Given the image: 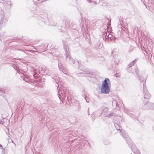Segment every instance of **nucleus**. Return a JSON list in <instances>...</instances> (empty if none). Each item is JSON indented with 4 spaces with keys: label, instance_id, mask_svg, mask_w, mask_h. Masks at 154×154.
<instances>
[{
    "label": "nucleus",
    "instance_id": "obj_1",
    "mask_svg": "<svg viewBox=\"0 0 154 154\" xmlns=\"http://www.w3.org/2000/svg\"><path fill=\"white\" fill-rule=\"evenodd\" d=\"M23 75L24 76L23 79L26 82L29 83H32V85L34 86H36L37 87L38 86V75L34 74L32 75V76H30L29 75H24L23 74Z\"/></svg>",
    "mask_w": 154,
    "mask_h": 154
},
{
    "label": "nucleus",
    "instance_id": "obj_2",
    "mask_svg": "<svg viewBox=\"0 0 154 154\" xmlns=\"http://www.w3.org/2000/svg\"><path fill=\"white\" fill-rule=\"evenodd\" d=\"M110 80L108 78H106L103 81L101 90L102 93L108 94L109 93L110 88L109 87V83H110Z\"/></svg>",
    "mask_w": 154,
    "mask_h": 154
},
{
    "label": "nucleus",
    "instance_id": "obj_3",
    "mask_svg": "<svg viewBox=\"0 0 154 154\" xmlns=\"http://www.w3.org/2000/svg\"><path fill=\"white\" fill-rule=\"evenodd\" d=\"M50 72V71L46 68H41L40 69H39V74L41 73V74L39 75V87L40 86V83L44 82V78L42 79V77H41L42 76L41 75H50V74H49V73Z\"/></svg>",
    "mask_w": 154,
    "mask_h": 154
},
{
    "label": "nucleus",
    "instance_id": "obj_4",
    "mask_svg": "<svg viewBox=\"0 0 154 154\" xmlns=\"http://www.w3.org/2000/svg\"><path fill=\"white\" fill-rule=\"evenodd\" d=\"M12 5L10 1H5L4 0H0V11H3L4 7L8 9L11 8Z\"/></svg>",
    "mask_w": 154,
    "mask_h": 154
},
{
    "label": "nucleus",
    "instance_id": "obj_5",
    "mask_svg": "<svg viewBox=\"0 0 154 154\" xmlns=\"http://www.w3.org/2000/svg\"><path fill=\"white\" fill-rule=\"evenodd\" d=\"M0 17L1 18L0 21V27H1L5 26L8 18L5 17L3 11H0Z\"/></svg>",
    "mask_w": 154,
    "mask_h": 154
},
{
    "label": "nucleus",
    "instance_id": "obj_6",
    "mask_svg": "<svg viewBox=\"0 0 154 154\" xmlns=\"http://www.w3.org/2000/svg\"><path fill=\"white\" fill-rule=\"evenodd\" d=\"M66 58V61L68 62V63L71 64H75L74 65V67H76L78 66L79 63L78 61H75V60L70 57V54H69L68 53H67V54L65 56Z\"/></svg>",
    "mask_w": 154,
    "mask_h": 154
},
{
    "label": "nucleus",
    "instance_id": "obj_7",
    "mask_svg": "<svg viewBox=\"0 0 154 154\" xmlns=\"http://www.w3.org/2000/svg\"><path fill=\"white\" fill-rule=\"evenodd\" d=\"M33 5L32 7V11L34 13L38 14V0H33Z\"/></svg>",
    "mask_w": 154,
    "mask_h": 154
},
{
    "label": "nucleus",
    "instance_id": "obj_8",
    "mask_svg": "<svg viewBox=\"0 0 154 154\" xmlns=\"http://www.w3.org/2000/svg\"><path fill=\"white\" fill-rule=\"evenodd\" d=\"M100 109L102 111L101 113H100L99 114H101V115L102 114H104L106 116H109V117H110L111 116H114V114L113 113H110L109 115H107V113L108 111V109L107 107H105L104 106H102L101 107Z\"/></svg>",
    "mask_w": 154,
    "mask_h": 154
},
{
    "label": "nucleus",
    "instance_id": "obj_9",
    "mask_svg": "<svg viewBox=\"0 0 154 154\" xmlns=\"http://www.w3.org/2000/svg\"><path fill=\"white\" fill-rule=\"evenodd\" d=\"M59 89H59L58 88H57V90L58 91V93L59 95L58 97L60 100H61L60 97L61 95H60V94H61L62 96H63V97H66L69 94V91L67 89H63V91H62L61 90V91H59Z\"/></svg>",
    "mask_w": 154,
    "mask_h": 154
},
{
    "label": "nucleus",
    "instance_id": "obj_10",
    "mask_svg": "<svg viewBox=\"0 0 154 154\" xmlns=\"http://www.w3.org/2000/svg\"><path fill=\"white\" fill-rule=\"evenodd\" d=\"M143 93L144 94V98L145 99L146 102L147 103L148 101V100L150 97L151 95L149 94V92L146 89L145 87H143Z\"/></svg>",
    "mask_w": 154,
    "mask_h": 154
},
{
    "label": "nucleus",
    "instance_id": "obj_11",
    "mask_svg": "<svg viewBox=\"0 0 154 154\" xmlns=\"http://www.w3.org/2000/svg\"><path fill=\"white\" fill-rule=\"evenodd\" d=\"M63 48L65 51V56L67 54V53L69 54H70V51H69V48L68 47V45L67 42L63 41Z\"/></svg>",
    "mask_w": 154,
    "mask_h": 154
},
{
    "label": "nucleus",
    "instance_id": "obj_12",
    "mask_svg": "<svg viewBox=\"0 0 154 154\" xmlns=\"http://www.w3.org/2000/svg\"><path fill=\"white\" fill-rule=\"evenodd\" d=\"M78 76H90L91 77V74L88 71H84L77 74Z\"/></svg>",
    "mask_w": 154,
    "mask_h": 154
},
{
    "label": "nucleus",
    "instance_id": "obj_13",
    "mask_svg": "<svg viewBox=\"0 0 154 154\" xmlns=\"http://www.w3.org/2000/svg\"><path fill=\"white\" fill-rule=\"evenodd\" d=\"M40 119L43 120V121H46L48 117L46 116V115L43 112H42L41 114L39 116Z\"/></svg>",
    "mask_w": 154,
    "mask_h": 154
},
{
    "label": "nucleus",
    "instance_id": "obj_14",
    "mask_svg": "<svg viewBox=\"0 0 154 154\" xmlns=\"http://www.w3.org/2000/svg\"><path fill=\"white\" fill-rule=\"evenodd\" d=\"M98 111L96 112H93L91 115V117L93 120H94L95 117H98L100 116L101 115V114H98Z\"/></svg>",
    "mask_w": 154,
    "mask_h": 154
},
{
    "label": "nucleus",
    "instance_id": "obj_15",
    "mask_svg": "<svg viewBox=\"0 0 154 154\" xmlns=\"http://www.w3.org/2000/svg\"><path fill=\"white\" fill-rule=\"evenodd\" d=\"M53 79L55 81V82L57 83V85L56 86L57 87V88H58L59 87V85L58 84V83H59L60 80V79L57 76H55L54 77Z\"/></svg>",
    "mask_w": 154,
    "mask_h": 154
},
{
    "label": "nucleus",
    "instance_id": "obj_16",
    "mask_svg": "<svg viewBox=\"0 0 154 154\" xmlns=\"http://www.w3.org/2000/svg\"><path fill=\"white\" fill-rule=\"evenodd\" d=\"M120 133L122 136L124 138H126L127 139L129 137L128 135L124 131H120Z\"/></svg>",
    "mask_w": 154,
    "mask_h": 154
},
{
    "label": "nucleus",
    "instance_id": "obj_17",
    "mask_svg": "<svg viewBox=\"0 0 154 154\" xmlns=\"http://www.w3.org/2000/svg\"><path fill=\"white\" fill-rule=\"evenodd\" d=\"M126 141L129 146H132L133 145V144L131 140L129 137L126 139Z\"/></svg>",
    "mask_w": 154,
    "mask_h": 154
},
{
    "label": "nucleus",
    "instance_id": "obj_18",
    "mask_svg": "<svg viewBox=\"0 0 154 154\" xmlns=\"http://www.w3.org/2000/svg\"><path fill=\"white\" fill-rule=\"evenodd\" d=\"M45 48L46 46L44 44L42 45V46H39V52L44 51H45Z\"/></svg>",
    "mask_w": 154,
    "mask_h": 154
},
{
    "label": "nucleus",
    "instance_id": "obj_19",
    "mask_svg": "<svg viewBox=\"0 0 154 154\" xmlns=\"http://www.w3.org/2000/svg\"><path fill=\"white\" fill-rule=\"evenodd\" d=\"M112 104L113 107L114 108H116L118 105L117 102L115 100H113Z\"/></svg>",
    "mask_w": 154,
    "mask_h": 154
},
{
    "label": "nucleus",
    "instance_id": "obj_20",
    "mask_svg": "<svg viewBox=\"0 0 154 154\" xmlns=\"http://www.w3.org/2000/svg\"><path fill=\"white\" fill-rule=\"evenodd\" d=\"M139 79L140 81V82H143V87H145L144 86V84H145L144 83L146 81H145L144 78L143 76H140V77H139Z\"/></svg>",
    "mask_w": 154,
    "mask_h": 154
},
{
    "label": "nucleus",
    "instance_id": "obj_21",
    "mask_svg": "<svg viewBox=\"0 0 154 154\" xmlns=\"http://www.w3.org/2000/svg\"><path fill=\"white\" fill-rule=\"evenodd\" d=\"M58 66L60 70H62V69L64 70V69L62 66V63L60 61H58Z\"/></svg>",
    "mask_w": 154,
    "mask_h": 154
},
{
    "label": "nucleus",
    "instance_id": "obj_22",
    "mask_svg": "<svg viewBox=\"0 0 154 154\" xmlns=\"http://www.w3.org/2000/svg\"><path fill=\"white\" fill-rule=\"evenodd\" d=\"M134 63L132 62H131L128 65V67L127 68V70L128 71H129L130 69H131V67L134 65Z\"/></svg>",
    "mask_w": 154,
    "mask_h": 154
},
{
    "label": "nucleus",
    "instance_id": "obj_23",
    "mask_svg": "<svg viewBox=\"0 0 154 154\" xmlns=\"http://www.w3.org/2000/svg\"><path fill=\"white\" fill-rule=\"evenodd\" d=\"M114 125L116 128L117 130H120V128H121L120 126V125L117 123L115 124Z\"/></svg>",
    "mask_w": 154,
    "mask_h": 154
},
{
    "label": "nucleus",
    "instance_id": "obj_24",
    "mask_svg": "<svg viewBox=\"0 0 154 154\" xmlns=\"http://www.w3.org/2000/svg\"><path fill=\"white\" fill-rule=\"evenodd\" d=\"M68 27L72 29H75L76 25L75 24H72V23L70 25H68Z\"/></svg>",
    "mask_w": 154,
    "mask_h": 154
},
{
    "label": "nucleus",
    "instance_id": "obj_25",
    "mask_svg": "<svg viewBox=\"0 0 154 154\" xmlns=\"http://www.w3.org/2000/svg\"><path fill=\"white\" fill-rule=\"evenodd\" d=\"M5 94V92L3 91L0 88V95L3 96Z\"/></svg>",
    "mask_w": 154,
    "mask_h": 154
},
{
    "label": "nucleus",
    "instance_id": "obj_26",
    "mask_svg": "<svg viewBox=\"0 0 154 154\" xmlns=\"http://www.w3.org/2000/svg\"><path fill=\"white\" fill-rule=\"evenodd\" d=\"M0 148L1 149H2V154H5V150H6V149H5L6 147L3 148L2 146V147H0Z\"/></svg>",
    "mask_w": 154,
    "mask_h": 154
},
{
    "label": "nucleus",
    "instance_id": "obj_27",
    "mask_svg": "<svg viewBox=\"0 0 154 154\" xmlns=\"http://www.w3.org/2000/svg\"><path fill=\"white\" fill-rule=\"evenodd\" d=\"M108 33L107 32L106 33H105L103 35V38L104 39V37H105L106 38H107V34Z\"/></svg>",
    "mask_w": 154,
    "mask_h": 154
},
{
    "label": "nucleus",
    "instance_id": "obj_28",
    "mask_svg": "<svg viewBox=\"0 0 154 154\" xmlns=\"http://www.w3.org/2000/svg\"><path fill=\"white\" fill-rule=\"evenodd\" d=\"M137 69H135V73L137 76H138L139 71L137 67Z\"/></svg>",
    "mask_w": 154,
    "mask_h": 154
},
{
    "label": "nucleus",
    "instance_id": "obj_29",
    "mask_svg": "<svg viewBox=\"0 0 154 154\" xmlns=\"http://www.w3.org/2000/svg\"><path fill=\"white\" fill-rule=\"evenodd\" d=\"M104 142L105 145H107L110 143V142L108 140H105L104 141Z\"/></svg>",
    "mask_w": 154,
    "mask_h": 154
},
{
    "label": "nucleus",
    "instance_id": "obj_30",
    "mask_svg": "<svg viewBox=\"0 0 154 154\" xmlns=\"http://www.w3.org/2000/svg\"><path fill=\"white\" fill-rule=\"evenodd\" d=\"M120 25H122V23H123V18H121L119 19Z\"/></svg>",
    "mask_w": 154,
    "mask_h": 154
},
{
    "label": "nucleus",
    "instance_id": "obj_31",
    "mask_svg": "<svg viewBox=\"0 0 154 154\" xmlns=\"http://www.w3.org/2000/svg\"><path fill=\"white\" fill-rule=\"evenodd\" d=\"M72 98L73 97H71L70 96V98H69V100H70V102L71 103H72V102H75V101H73V100L72 99Z\"/></svg>",
    "mask_w": 154,
    "mask_h": 154
},
{
    "label": "nucleus",
    "instance_id": "obj_32",
    "mask_svg": "<svg viewBox=\"0 0 154 154\" xmlns=\"http://www.w3.org/2000/svg\"><path fill=\"white\" fill-rule=\"evenodd\" d=\"M16 70H17V73L20 74H22V72L19 70L18 69H17V68H16Z\"/></svg>",
    "mask_w": 154,
    "mask_h": 154
},
{
    "label": "nucleus",
    "instance_id": "obj_33",
    "mask_svg": "<svg viewBox=\"0 0 154 154\" xmlns=\"http://www.w3.org/2000/svg\"><path fill=\"white\" fill-rule=\"evenodd\" d=\"M108 33L109 34L107 36V38H110L112 36L111 34H109V33L108 32Z\"/></svg>",
    "mask_w": 154,
    "mask_h": 154
},
{
    "label": "nucleus",
    "instance_id": "obj_34",
    "mask_svg": "<svg viewBox=\"0 0 154 154\" xmlns=\"http://www.w3.org/2000/svg\"><path fill=\"white\" fill-rule=\"evenodd\" d=\"M138 60V58H137L135 60H133L132 62L133 63H134V64L135 63H136Z\"/></svg>",
    "mask_w": 154,
    "mask_h": 154
},
{
    "label": "nucleus",
    "instance_id": "obj_35",
    "mask_svg": "<svg viewBox=\"0 0 154 154\" xmlns=\"http://www.w3.org/2000/svg\"><path fill=\"white\" fill-rule=\"evenodd\" d=\"M67 96V102H69V97L68 95Z\"/></svg>",
    "mask_w": 154,
    "mask_h": 154
},
{
    "label": "nucleus",
    "instance_id": "obj_36",
    "mask_svg": "<svg viewBox=\"0 0 154 154\" xmlns=\"http://www.w3.org/2000/svg\"><path fill=\"white\" fill-rule=\"evenodd\" d=\"M56 104H54V105H52L51 104V107H55L56 106Z\"/></svg>",
    "mask_w": 154,
    "mask_h": 154
},
{
    "label": "nucleus",
    "instance_id": "obj_37",
    "mask_svg": "<svg viewBox=\"0 0 154 154\" xmlns=\"http://www.w3.org/2000/svg\"><path fill=\"white\" fill-rule=\"evenodd\" d=\"M43 14H44V17H46L47 14H46V13H44Z\"/></svg>",
    "mask_w": 154,
    "mask_h": 154
},
{
    "label": "nucleus",
    "instance_id": "obj_38",
    "mask_svg": "<svg viewBox=\"0 0 154 154\" xmlns=\"http://www.w3.org/2000/svg\"><path fill=\"white\" fill-rule=\"evenodd\" d=\"M148 104V105H151V106H152L153 105V103H147Z\"/></svg>",
    "mask_w": 154,
    "mask_h": 154
},
{
    "label": "nucleus",
    "instance_id": "obj_39",
    "mask_svg": "<svg viewBox=\"0 0 154 154\" xmlns=\"http://www.w3.org/2000/svg\"><path fill=\"white\" fill-rule=\"evenodd\" d=\"M131 69H130L129 71H128L129 72L132 73L133 72V71L131 70Z\"/></svg>",
    "mask_w": 154,
    "mask_h": 154
},
{
    "label": "nucleus",
    "instance_id": "obj_40",
    "mask_svg": "<svg viewBox=\"0 0 154 154\" xmlns=\"http://www.w3.org/2000/svg\"><path fill=\"white\" fill-rule=\"evenodd\" d=\"M2 146H3L2 145L0 144V147H2Z\"/></svg>",
    "mask_w": 154,
    "mask_h": 154
},
{
    "label": "nucleus",
    "instance_id": "obj_41",
    "mask_svg": "<svg viewBox=\"0 0 154 154\" xmlns=\"http://www.w3.org/2000/svg\"><path fill=\"white\" fill-rule=\"evenodd\" d=\"M68 22H67V24H68ZM65 25H66V26H67V25H67V24H66V22H65Z\"/></svg>",
    "mask_w": 154,
    "mask_h": 154
},
{
    "label": "nucleus",
    "instance_id": "obj_42",
    "mask_svg": "<svg viewBox=\"0 0 154 154\" xmlns=\"http://www.w3.org/2000/svg\"><path fill=\"white\" fill-rule=\"evenodd\" d=\"M136 152H139V150H136Z\"/></svg>",
    "mask_w": 154,
    "mask_h": 154
},
{
    "label": "nucleus",
    "instance_id": "obj_43",
    "mask_svg": "<svg viewBox=\"0 0 154 154\" xmlns=\"http://www.w3.org/2000/svg\"><path fill=\"white\" fill-rule=\"evenodd\" d=\"M11 142H12V143H14V141H13V140H12Z\"/></svg>",
    "mask_w": 154,
    "mask_h": 154
},
{
    "label": "nucleus",
    "instance_id": "obj_44",
    "mask_svg": "<svg viewBox=\"0 0 154 154\" xmlns=\"http://www.w3.org/2000/svg\"><path fill=\"white\" fill-rule=\"evenodd\" d=\"M152 108L151 107H149V109H152Z\"/></svg>",
    "mask_w": 154,
    "mask_h": 154
},
{
    "label": "nucleus",
    "instance_id": "obj_45",
    "mask_svg": "<svg viewBox=\"0 0 154 154\" xmlns=\"http://www.w3.org/2000/svg\"><path fill=\"white\" fill-rule=\"evenodd\" d=\"M63 71V73H65V71H64V72H63V71Z\"/></svg>",
    "mask_w": 154,
    "mask_h": 154
},
{
    "label": "nucleus",
    "instance_id": "obj_46",
    "mask_svg": "<svg viewBox=\"0 0 154 154\" xmlns=\"http://www.w3.org/2000/svg\"><path fill=\"white\" fill-rule=\"evenodd\" d=\"M146 103H144V105H146Z\"/></svg>",
    "mask_w": 154,
    "mask_h": 154
},
{
    "label": "nucleus",
    "instance_id": "obj_47",
    "mask_svg": "<svg viewBox=\"0 0 154 154\" xmlns=\"http://www.w3.org/2000/svg\"><path fill=\"white\" fill-rule=\"evenodd\" d=\"M86 102H87V103H88V102H89V101H87V100H86Z\"/></svg>",
    "mask_w": 154,
    "mask_h": 154
},
{
    "label": "nucleus",
    "instance_id": "obj_48",
    "mask_svg": "<svg viewBox=\"0 0 154 154\" xmlns=\"http://www.w3.org/2000/svg\"><path fill=\"white\" fill-rule=\"evenodd\" d=\"M85 99H86V97H85Z\"/></svg>",
    "mask_w": 154,
    "mask_h": 154
}]
</instances>
